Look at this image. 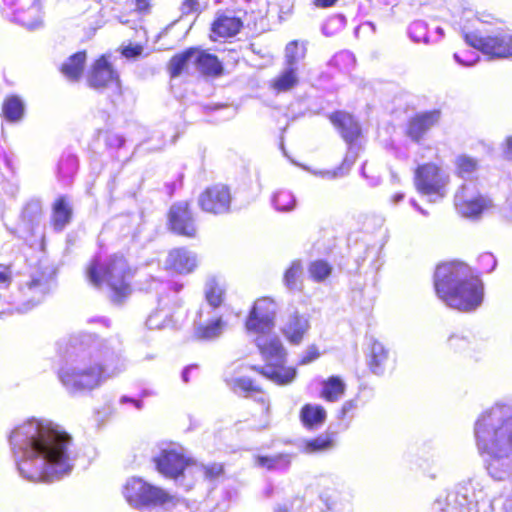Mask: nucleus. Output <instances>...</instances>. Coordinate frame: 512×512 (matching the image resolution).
I'll return each instance as SVG.
<instances>
[{"instance_id": "nucleus-27", "label": "nucleus", "mask_w": 512, "mask_h": 512, "mask_svg": "<svg viewBox=\"0 0 512 512\" xmlns=\"http://www.w3.org/2000/svg\"><path fill=\"white\" fill-rule=\"evenodd\" d=\"M299 84V70L283 65L279 74L272 79L271 88L277 93L291 91Z\"/></svg>"}, {"instance_id": "nucleus-52", "label": "nucleus", "mask_w": 512, "mask_h": 512, "mask_svg": "<svg viewBox=\"0 0 512 512\" xmlns=\"http://www.w3.org/2000/svg\"><path fill=\"white\" fill-rule=\"evenodd\" d=\"M454 58L459 64L469 67V66L474 65L478 61L479 56H478L477 52H475L473 50H468L467 52H465L463 54L455 53Z\"/></svg>"}, {"instance_id": "nucleus-56", "label": "nucleus", "mask_w": 512, "mask_h": 512, "mask_svg": "<svg viewBox=\"0 0 512 512\" xmlns=\"http://www.w3.org/2000/svg\"><path fill=\"white\" fill-rule=\"evenodd\" d=\"M181 11L183 14H190L200 11V4L197 0H184L181 4Z\"/></svg>"}, {"instance_id": "nucleus-33", "label": "nucleus", "mask_w": 512, "mask_h": 512, "mask_svg": "<svg viewBox=\"0 0 512 512\" xmlns=\"http://www.w3.org/2000/svg\"><path fill=\"white\" fill-rule=\"evenodd\" d=\"M433 286L437 297L448 305V263L440 262L433 274Z\"/></svg>"}, {"instance_id": "nucleus-42", "label": "nucleus", "mask_w": 512, "mask_h": 512, "mask_svg": "<svg viewBox=\"0 0 512 512\" xmlns=\"http://www.w3.org/2000/svg\"><path fill=\"white\" fill-rule=\"evenodd\" d=\"M271 203L278 212L287 213L295 209L297 201L291 191L283 189L273 194Z\"/></svg>"}, {"instance_id": "nucleus-4", "label": "nucleus", "mask_w": 512, "mask_h": 512, "mask_svg": "<svg viewBox=\"0 0 512 512\" xmlns=\"http://www.w3.org/2000/svg\"><path fill=\"white\" fill-rule=\"evenodd\" d=\"M476 445L486 455V467L495 480L512 475V417L502 407L484 412L475 423Z\"/></svg>"}, {"instance_id": "nucleus-5", "label": "nucleus", "mask_w": 512, "mask_h": 512, "mask_svg": "<svg viewBox=\"0 0 512 512\" xmlns=\"http://www.w3.org/2000/svg\"><path fill=\"white\" fill-rule=\"evenodd\" d=\"M86 277L96 288H107L114 303H121L131 293L132 271L123 256L103 259L95 256L86 268Z\"/></svg>"}, {"instance_id": "nucleus-12", "label": "nucleus", "mask_w": 512, "mask_h": 512, "mask_svg": "<svg viewBox=\"0 0 512 512\" xmlns=\"http://www.w3.org/2000/svg\"><path fill=\"white\" fill-rule=\"evenodd\" d=\"M153 462L160 474L177 479L190 466L191 460L185 456L182 447L170 444L160 448L159 453L153 456Z\"/></svg>"}, {"instance_id": "nucleus-9", "label": "nucleus", "mask_w": 512, "mask_h": 512, "mask_svg": "<svg viewBox=\"0 0 512 512\" xmlns=\"http://www.w3.org/2000/svg\"><path fill=\"white\" fill-rule=\"evenodd\" d=\"M318 499L323 512H353L352 495L343 489L338 478L323 475L317 479Z\"/></svg>"}, {"instance_id": "nucleus-31", "label": "nucleus", "mask_w": 512, "mask_h": 512, "mask_svg": "<svg viewBox=\"0 0 512 512\" xmlns=\"http://www.w3.org/2000/svg\"><path fill=\"white\" fill-rule=\"evenodd\" d=\"M388 357L389 352L384 345L377 340H373L370 346L368 365L374 374L380 375L384 372Z\"/></svg>"}, {"instance_id": "nucleus-38", "label": "nucleus", "mask_w": 512, "mask_h": 512, "mask_svg": "<svg viewBox=\"0 0 512 512\" xmlns=\"http://www.w3.org/2000/svg\"><path fill=\"white\" fill-rule=\"evenodd\" d=\"M193 48L175 55L169 62V72L172 78L180 76L183 72H189L194 67Z\"/></svg>"}, {"instance_id": "nucleus-54", "label": "nucleus", "mask_w": 512, "mask_h": 512, "mask_svg": "<svg viewBox=\"0 0 512 512\" xmlns=\"http://www.w3.org/2000/svg\"><path fill=\"white\" fill-rule=\"evenodd\" d=\"M11 269L9 266L0 264V293L7 294V287L11 281Z\"/></svg>"}, {"instance_id": "nucleus-36", "label": "nucleus", "mask_w": 512, "mask_h": 512, "mask_svg": "<svg viewBox=\"0 0 512 512\" xmlns=\"http://www.w3.org/2000/svg\"><path fill=\"white\" fill-rule=\"evenodd\" d=\"M4 118L10 123L20 122L25 114L23 101L15 95L7 97L2 105Z\"/></svg>"}, {"instance_id": "nucleus-25", "label": "nucleus", "mask_w": 512, "mask_h": 512, "mask_svg": "<svg viewBox=\"0 0 512 512\" xmlns=\"http://www.w3.org/2000/svg\"><path fill=\"white\" fill-rule=\"evenodd\" d=\"M194 68L204 75L218 76L223 67L215 55L199 51L193 48Z\"/></svg>"}, {"instance_id": "nucleus-20", "label": "nucleus", "mask_w": 512, "mask_h": 512, "mask_svg": "<svg viewBox=\"0 0 512 512\" xmlns=\"http://www.w3.org/2000/svg\"><path fill=\"white\" fill-rule=\"evenodd\" d=\"M88 85L96 90L108 87L111 84L119 85L116 72L104 56L94 62L87 75Z\"/></svg>"}, {"instance_id": "nucleus-32", "label": "nucleus", "mask_w": 512, "mask_h": 512, "mask_svg": "<svg viewBox=\"0 0 512 512\" xmlns=\"http://www.w3.org/2000/svg\"><path fill=\"white\" fill-rule=\"evenodd\" d=\"M228 385L231 389L239 394L247 396L251 392H257L258 397L257 401H260L263 405V411L267 414L269 411V404L265 401L264 395L259 391V389L254 385L253 381L247 377H237L228 381Z\"/></svg>"}, {"instance_id": "nucleus-16", "label": "nucleus", "mask_w": 512, "mask_h": 512, "mask_svg": "<svg viewBox=\"0 0 512 512\" xmlns=\"http://www.w3.org/2000/svg\"><path fill=\"white\" fill-rule=\"evenodd\" d=\"M171 230L179 235L194 237L196 235L195 220L187 202H178L169 211Z\"/></svg>"}, {"instance_id": "nucleus-28", "label": "nucleus", "mask_w": 512, "mask_h": 512, "mask_svg": "<svg viewBox=\"0 0 512 512\" xmlns=\"http://www.w3.org/2000/svg\"><path fill=\"white\" fill-rule=\"evenodd\" d=\"M292 458L293 455L289 453H279L271 456L258 455L255 457V464L269 471L285 472L289 469Z\"/></svg>"}, {"instance_id": "nucleus-55", "label": "nucleus", "mask_w": 512, "mask_h": 512, "mask_svg": "<svg viewBox=\"0 0 512 512\" xmlns=\"http://www.w3.org/2000/svg\"><path fill=\"white\" fill-rule=\"evenodd\" d=\"M318 357H319V352H318L317 348L314 346H311L305 351V353L303 354V356L301 357V359L299 361V364H301V365L309 364V363L313 362L314 360H316Z\"/></svg>"}, {"instance_id": "nucleus-10", "label": "nucleus", "mask_w": 512, "mask_h": 512, "mask_svg": "<svg viewBox=\"0 0 512 512\" xmlns=\"http://www.w3.org/2000/svg\"><path fill=\"white\" fill-rule=\"evenodd\" d=\"M454 207L462 217L476 220L493 208V201L487 195L478 192L474 185L465 184L455 194Z\"/></svg>"}, {"instance_id": "nucleus-6", "label": "nucleus", "mask_w": 512, "mask_h": 512, "mask_svg": "<svg viewBox=\"0 0 512 512\" xmlns=\"http://www.w3.org/2000/svg\"><path fill=\"white\" fill-rule=\"evenodd\" d=\"M483 299L484 284L478 273L462 261H450V307L472 312Z\"/></svg>"}, {"instance_id": "nucleus-62", "label": "nucleus", "mask_w": 512, "mask_h": 512, "mask_svg": "<svg viewBox=\"0 0 512 512\" xmlns=\"http://www.w3.org/2000/svg\"><path fill=\"white\" fill-rule=\"evenodd\" d=\"M506 219L512 221V196L507 200V207L504 209Z\"/></svg>"}, {"instance_id": "nucleus-61", "label": "nucleus", "mask_w": 512, "mask_h": 512, "mask_svg": "<svg viewBox=\"0 0 512 512\" xmlns=\"http://www.w3.org/2000/svg\"><path fill=\"white\" fill-rule=\"evenodd\" d=\"M135 6L139 12H146L149 9V0H135Z\"/></svg>"}, {"instance_id": "nucleus-15", "label": "nucleus", "mask_w": 512, "mask_h": 512, "mask_svg": "<svg viewBox=\"0 0 512 512\" xmlns=\"http://www.w3.org/2000/svg\"><path fill=\"white\" fill-rule=\"evenodd\" d=\"M211 311H206V307H201L198 312V320L194 322L193 335L201 341H212L219 338L225 328V323L221 315L209 317Z\"/></svg>"}, {"instance_id": "nucleus-24", "label": "nucleus", "mask_w": 512, "mask_h": 512, "mask_svg": "<svg viewBox=\"0 0 512 512\" xmlns=\"http://www.w3.org/2000/svg\"><path fill=\"white\" fill-rule=\"evenodd\" d=\"M331 122L340 130L343 139L351 144L360 134V126L357 121L345 112H335L330 116Z\"/></svg>"}, {"instance_id": "nucleus-30", "label": "nucleus", "mask_w": 512, "mask_h": 512, "mask_svg": "<svg viewBox=\"0 0 512 512\" xmlns=\"http://www.w3.org/2000/svg\"><path fill=\"white\" fill-rule=\"evenodd\" d=\"M325 409L318 404H305L300 411V420L304 427L315 429L320 427L326 420Z\"/></svg>"}, {"instance_id": "nucleus-45", "label": "nucleus", "mask_w": 512, "mask_h": 512, "mask_svg": "<svg viewBox=\"0 0 512 512\" xmlns=\"http://www.w3.org/2000/svg\"><path fill=\"white\" fill-rule=\"evenodd\" d=\"M332 266L325 260L312 261L308 266L310 278L315 282L325 281L332 273Z\"/></svg>"}, {"instance_id": "nucleus-34", "label": "nucleus", "mask_w": 512, "mask_h": 512, "mask_svg": "<svg viewBox=\"0 0 512 512\" xmlns=\"http://www.w3.org/2000/svg\"><path fill=\"white\" fill-rule=\"evenodd\" d=\"M77 169L78 159L76 155L72 153H64L61 156L57 166V175L59 181H61L64 185L70 184L77 172Z\"/></svg>"}, {"instance_id": "nucleus-2", "label": "nucleus", "mask_w": 512, "mask_h": 512, "mask_svg": "<svg viewBox=\"0 0 512 512\" xmlns=\"http://www.w3.org/2000/svg\"><path fill=\"white\" fill-rule=\"evenodd\" d=\"M126 369L118 337L99 339L91 334L74 337L66 351L58 378L70 395L99 388Z\"/></svg>"}, {"instance_id": "nucleus-13", "label": "nucleus", "mask_w": 512, "mask_h": 512, "mask_svg": "<svg viewBox=\"0 0 512 512\" xmlns=\"http://www.w3.org/2000/svg\"><path fill=\"white\" fill-rule=\"evenodd\" d=\"M465 41L474 49L480 50L490 58H512V35L499 34L479 37L476 34H465Z\"/></svg>"}, {"instance_id": "nucleus-21", "label": "nucleus", "mask_w": 512, "mask_h": 512, "mask_svg": "<svg viewBox=\"0 0 512 512\" xmlns=\"http://www.w3.org/2000/svg\"><path fill=\"white\" fill-rule=\"evenodd\" d=\"M41 0H26L15 10L16 20L24 27L34 30L42 25Z\"/></svg>"}, {"instance_id": "nucleus-22", "label": "nucleus", "mask_w": 512, "mask_h": 512, "mask_svg": "<svg viewBox=\"0 0 512 512\" xmlns=\"http://www.w3.org/2000/svg\"><path fill=\"white\" fill-rule=\"evenodd\" d=\"M165 265L176 273L188 274L196 268L197 257L185 248H177L169 252Z\"/></svg>"}, {"instance_id": "nucleus-48", "label": "nucleus", "mask_w": 512, "mask_h": 512, "mask_svg": "<svg viewBox=\"0 0 512 512\" xmlns=\"http://www.w3.org/2000/svg\"><path fill=\"white\" fill-rule=\"evenodd\" d=\"M346 18L337 14L329 17L322 26V32L326 36H333L344 29Z\"/></svg>"}, {"instance_id": "nucleus-29", "label": "nucleus", "mask_w": 512, "mask_h": 512, "mask_svg": "<svg viewBox=\"0 0 512 512\" xmlns=\"http://www.w3.org/2000/svg\"><path fill=\"white\" fill-rule=\"evenodd\" d=\"M242 22L234 16L220 15L212 24V33L223 38L235 36L241 29Z\"/></svg>"}, {"instance_id": "nucleus-23", "label": "nucleus", "mask_w": 512, "mask_h": 512, "mask_svg": "<svg viewBox=\"0 0 512 512\" xmlns=\"http://www.w3.org/2000/svg\"><path fill=\"white\" fill-rule=\"evenodd\" d=\"M73 209L67 196H59L52 204L51 223L55 231H62L72 219Z\"/></svg>"}, {"instance_id": "nucleus-64", "label": "nucleus", "mask_w": 512, "mask_h": 512, "mask_svg": "<svg viewBox=\"0 0 512 512\" xmlns=\"http://www.w3.org/2000/svg\"><path fill=\"white\" fill-rule=\"evenodd\" d=\"M194 368H196L195 365H190L183 369L182 374H181L183 382L187 383L189 381V373Z\"/></svg>"}, {"instance_id": "nucleus-3", "label": "nucleus", "mask_w": 512, "mask_h": 512, "mask_svg": "<svg viewBox=\"0 0 512 512\" xmlns=\"http://www.w3.org/2000/svg\"><path fill=\"white\" fill-rule=\"evenodd\" d=\"M276 312L277 304L269 297L258 299L250 311L246 328L258 334L255 342L266 361L264 366H252L251 369L277 385H287L295 379L297 371L285 366L286 351L278 336L271 334Z\"/></svg>"}, {"instance_id": "nucleus-46", "label": "nucleus", "mask_w": 512, "mask_h": 512, "mask_svg": "<svg viewBox=\"0 0 512 512\" xmlns=\"http://www.w3.org/2000/svg\"><path fill=\"white\" fill-rule=\"evenodd\" d=\"M408 35L410 39L416 43H431L435 40H431L428 35L427 24L424 21L417 20L410 24L408 28Z\"/></svg>"}, {"instance_id": "nucleus-14", "label": "nucleus", "mask_w": 512, "mask_h": 512, "mask_svg": "<svg viewBox=\"0 0 512 512\" xmlns=\"http://www.w3.org/2000/svg\"><path fill=\"white\" fill-rule=\"evenodd\" d=\"M199 205L203 211L212 214H223L229 211L231 194L228 187L215 185L207 188L199 197Z\"/></svg>"}, {"instance_id": "nucleus-47", "label": "nucleus", "mask_w": 512, "mask_h": 512, "mask_svg": "<svg viewBox=\"0 0 512 512\" xmlns=\"http://www.w3.org/2000/svg\"><path fill=\"white\" fill-rule=\"evenodd\" d=\"M356 155L349 149L342 164L334 170H327L322 172V176L328 179L340 178L348 174L352 165L354 164Z\"/></svg>"}, {"instance_id": "nucleus-11", "label": "nucleus", "mask_w": 512, "mask_h": 512, "mask_svg": "<svg viewBox=\"0 0 512 512\" xmlns=\"http://www.w3.org/2000/svg\"><path fill=\"white\" fill-rule=\"evenodd\" d=\"M415 186L419 193L437 202L446 195V182L435 164H425L416 170Z\"/></svg>"}, {"instance_id": "nucleus-44", "label": "nucleus", "mask_w": 512, "mask_h": 512, "mask_svg": "<svg viewBox=\"0 0 512 512\" xmlns=\"http://www.w3.org/2000/svg\"><path fill=\"white\" fill-rule=\"evenodd\" d=\"M146 326L151 330L172 327V315L170 311L157 309L152 312L146 320Z\"/></svg>"}, {"instance_id": "nucleus-57", "label": "nucleus", "mask_w": 512, "mask_h": 512, "mask_svg": "<svg viewBox=\"0 0 512 512\" xmlns=\"http://www.w3.org/2000/svg\"><path fill=\"white\" fill-rule=\"evenodd\" d=\"M142 51H143V48L140 45H135V46L129 45L123 49L122 54L126 58H135V57L140 56Z\"/></svg>"}, {"instance_id": "nucleus-37", "label": "nucleus", "mask_w": 512, "mask_h": 512, "mask_svg": "<svg viewBox=\"0 0 512 512\" xmlns=\"http://www.w3.org/2000/svg\"><path fill=\"white\" fill-rule=\"evenodd\" d=\"M346 385L338 376H331L322 382L321 397L329 402L338 401L345 392Z\"/></svg>"}, {"instance_id": "nucleus-8", "label": "nucleus", "mask_w": 512, "mask_h": 512, "mask_svg": "<svg viewBox=\"0 0 512 512\" xmlns=\"http://www.w3.org/2000/svg\"><path fill=\"white\" fill-rule=\"evenodd\" d=\"M123 495L128 503L136 508L175 504L173 495L140 477H131L126 481L123 487Z\"/></svg>"}, {"instance_id": "nucleus-39", "label": "nucleus", "mask_w": 512, "mask_h": 512, "mask_svg": "<svg viewBox=\"0 0 512 512\" xmlns=\"http://www.w3.org/2000/svg\"><path fill=\"white\" fill-rule=\"evenodd\" d=\"M303 265L300 260H294L283 276V283L289 291L302 289Z\"/></svg>"}, {"instance_id": "nucleus-50", "label": "nucleus", "mask_w": 512, "mask_h": 512, "mask_svg": "<svg viewBox=\"0 0 512 512\" xmlns=\"http://www.w3.org/2000/svg\"><path fill=\"white\" fill-rule=\"evenodd\" d=\"M358 407V401L356 399L347 400L343 403L341 409L338 411L337 417L342 422H345L344 427L348 428L354 412Z\"/></svg>"}, {"instance_id": "nucleus-60", "label": "nucleus", "mask_w": 512, "mask_h": 512, "mask_svg": "<svg viewBox=\"0 0 512 512\" xmlns=\"http://www.w3.org/2000/svg\"><path fill=\"white\" fill-rule=\"evenodd\" d=\"M133 403L134 406L136 407V409L138 410H141L142 407H143V404L141 401L139 400H135V399H132L128 396H122L121 399H120V403L124 404V403Z\"/></svg>"}, {"instance_id": "nucleus-51", "label": "nucleus", "mask_w": 512, "mask_h": 512, "mask_svg": "<svg viewBox=\"0 0 512 512\" xmlns=\"http://www.w3.org/2000/svg\"><path fill=\"white\" fill-rule=\"evenodd\" d=\"M429 512H448V492L446 490L433 500Z\"/></svg>"}, {"instance_id": "nucleus-40", "label": "nucleus", "mask_w": 512, "mask_h": 512, "mask_svg": "<svg viewBox=\"0 0 512 512\" xmlns=\"http://www.w3.org/2000/svg\"><path fill=\"white\" fill-rule=\"evenodd\" d=\"M306 47L298 41H291L286 45L283 65L299 70L301 61L305 58Z\"/></svg>"}, {"instance_id": "nucleus-1", "label": "nucleus", "mask_w": 512, "mask_h": 512, "mask_svg": "<svg viewBox=\"0 0 512 512\" xmlns=\"http://www.w3.org/2000/svg\"><path fill=\"white\" fill-rule=\"evenodd\" d=\"M9 443L19 474L32 482H52L74 466L73 441L60 425L30 418L17 425Z\"/></svg>"}, {"instance_id": "nucleus-41", "label": "nucleus", "mask_w": 512, "mask_h": 512, "mask_svg": "<svg viewBox=\"0 0 512 512\" xmlns=\"http://www.w3.org/2000/svg\"><path fill=\"white\" fill-rule=\"evenodd\" d=\"M336 441L330 434H322L316 438L307 440L304 445V451L307 453H324L335 448Z\"/></svg>"}, {"instance_id": "nucleus-7", "label": "nucleus", "mask_w": 512, "mask_h": 512, "mask_svg": "<svg viewBox=\"0 0 512 512\" xmlns=\"http://www.w3.org/2000/svg\"><path fill=\"white\" fill-rule=\"evenodd\" d=\"M53 274L48 269H39L24 276L16 290L7 295L5 302L12 313H26L39 305L50 293Z\"/></svg>"}, {"instance_id": "nucleus-35", "label": "nucleus", "mask_w": 512, "mask_h": 512, "mask_svg": "<svg viewBox=\"0 0 512 512\" xmlns=\"http://www.w3.org/2000/svg\"><path fill=\"white\" fill-rule=\"evenodd\" d=\"M85 61V52L75 53L62 64V74L70 81H77L82 75Z\"/></svg>"}, {"instance_id": "nucleus-18", "label": "nucleus", "mask_w": 512, "mask_h": 512, "mask_svg": "<svg viewBox=\"0 0 512 512\" xmlns=\"http://www.w3.org/2000/svg\"><path fill=\"white\" fill-rule=\"evenodd\" d=\"M440 119L438 110L427 111L416 114L410 118L406 125V135L413 142L419 143L424 136L432 129Z\"/></svg>"}, {"instance_id": "nucleus-43", "label": "nucleus", "mask_w": 512, "mask_h": 512, "mask_svg": "<svg viewBox=\"0 0 512 512\" xmlns=\"http://www.w3.org/2000/svg\"><path fill=\"white\" fill-rule=\"evenodd\" d=\"M479 169V163L475 158L467 155L458 156L455 160V173L464 179L473 178Z\"/></svg>"}, {"instance_id": "nucleus-58", "label": "nucleus", "mask_w": 512, "mask_h": 512, "mask_svg": "<svg viewBox=\"0 0 512 512\" xmlns=\"http://www.w3.org/2000/svg\"><path fill=\"white\" fill-rule=\"evenodd\" d=\"M106 141L107 145L113 148H120L125 143V139L118 134H109Z\"/></svg>"}, {"instance_id": "nucleus-26", "label": "nucleus", "mask_w": 512, "mask_h": 512, "mask_svg": "<svg viewBox=\"0 0 512 512\" xmlns=\"http://www.w3.org/2000/svg\"><path fill=\"white\" fill-rule=\"evenodd\" d=\"M204 295L207 302L206 311L213 312L224 301L225 289L223 284L215 277L208 278L204 286Z\"/></svg>"}, {"instance_id": "nucleus-17", "label": "nucleus", "mask_w": 512, "mask_h": 512, "mask_svg": "<svg viewBox=\"0 0 512 512\" xmlns=\"http://www.w3.org/2000/svg\"><path fill=\"white\" fill-rule=\"evenodd\" d=\"M310 329V317L308 314H301L293 311L285 318L281 332L291 344H300Z\"/></svg>"}, {"instance_id": "nucleus-59", "label": "nucleus", "mask_w": 512, "mask_h": 512, "mask_svg": "<svg viewBox=\"0 0 512 512\" xmlns=\"http://www.w3.org/2000/svg\"><path fill=\"white\" fill-rule=\"evenodd\" d=\"M5 299H7V295L0 293V318L5 315L13 314L12 311L8 309V303L5 302Z\"/></svg>"}, {"instance_id": "nucleus-53", "label": "nucleus", "mask_w": 512, "mask_h": 512, "mask_svg": "<svg viewBox=\"0 0 512 512\" xmlns=\"http://www.w3.org/2000/svg\"><path fill=\"white\" fill-rule=\"evenodd\" d=\"M201 471L204 474V477L208 480H214L218 478L223 473V466L219 463H213L210 465H202Z\"/></svg>"}, {"instance_id": "nucleus-63", "label": "nucleus", "mask_w": 512, "mask_h": 512, "mask_svg": "<svg viewBox=\"0 0 512 512\" xmlns=\"http://www.w3.org/2000/svg\"><path fill=\"white\" fill-rule=\"evenodd\" d=\"M337 0H315L314 4L318 7L326 8L334 5Z\"/></svg>"}, {"instance_id": "nucleus-19", "label": "nucleus", "mask_w": 512, "mask_h": 512, "mask_svg": "<svg viewBox=\"0 0 512 512\" xmlns=\"http://www.w3.org/2000/svg\"><path fill=\"white\" fill-rule=\"evenodd\" d=\"M18 190V180L11 159L0 145V200L13 199Z\"/></svg>"}, {"instance_id": "nucleus-49", "label": "nucleus", "mask_w": 512, "mask_h": 512, "mask_svg": "<svg viewBox=\"0 0 512 512\" xmlns=\"http://www.w3.org/2000/svg\"><path fill=\"white\" fill-rule=\"evenodd\" d=\"M329 63L340 70L349 71L355 64V56L350 51L344 50L336 53Z\"/></svg>"}]
</instances>
